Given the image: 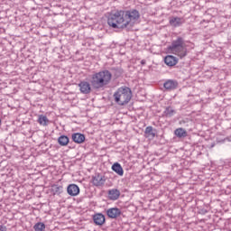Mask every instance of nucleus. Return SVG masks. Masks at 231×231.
Listing matches in <instances>:
<instances>
[{"mask_svg":"<svg viewBox=\"0 0 231 231\" xmlns=\"http://www.w3.org/2000/svg\"><path fill=\"white\" fill-rule=\"evenodd\" d=\"M138 19H140V12L138 10H117L109 14L107 24L111 28L124 30L127 26H133Z\"/></svg>","mask_w":231,"mask_h":231,"instance_id":"nucleus-1","label":"nucleus"},{"mask_svg":"<svg viewBox=\"0 0 231 231\" xmlns=\"http://www.w3.org/2000/svg\"><path fill=\"white\" fill-rule=\"evenodd\" d=\"M113 74L107 69L96 72L92 75L90 84L94 89H102L111 82Z\"/></svg>","mask_w":231,"mask_h":231,"instance_id":"nucleus-2","label":"nucleus"},{"mask_svg":"<svg viewBox=\"0 0 231 231\" xmlns=\"http://www.w3.org/2000/svg\"><path fill=\"white\" fill-rule=\"evenodd\" d=\"M113 97L117 106H125L131 102V98H133V92L130 88L123 86L117 88Z\"/></svg>","mask_w":231,"mask_h":231,"instance_id":"nucleus-3","label":"nucleus"},{"mask_svg":"<svg viewBox=\"0 0 231 231\" xmlns=\"http://www.w3.org/2000/svg\"><path fill=\"white\" fill-rule=\"evenodd\" d=\"M184 44L185 40L182 37H177L168 47V51L173 53V55H177L180 59H183V57H187V47Z\"/></svg>","mask_w":231,"mask_h":231,"instance_id":"nucleus-4","label":"nucleus"},{"mask_svg":"<svg viewBox=\"0 0 231 231\" xmlns=\"http://www.w3.org/2000/svg\"><path fill=\"white\" fill-rule=\"evenodd\" d=\"M106 216L110 219H116V217H120V216H122V210L118 208H110L106 210Z\"/></svg>","mask_w":231,"mask_h":231,"instance_id":"nucleus-5","label":"nucleus"},{"mask_svg":"<svg viewBox=\"0 0 231 231\" xmlns=\"http://www.w3.org/2000/svg\"><path fill=\"white\" fill-rule=\"evenodd\" d=\"M169 23L173 28H180V26L185 24V18L178 16L171 17Z\"/></svg>","mask_w":231,"mask_h":231,"instance_id":"nucleus-6","label":"nucleus"},{"mask_svg":"<svg viewBox=\"0 0 231 231\" xmlns=\"http://www.w3.org/2000/svg\"><path fill=\"white\" fill-rule=\"evenodd\" d=\"M79 91L83 95H89V93H91V84H89V82L88 81H81L79 84Z\"/></svg>","mask_w":231,"mask_h":231,"instance_id":"nucleus-7","label":"nucleus"},{"mask_svg":"<svg viewBox=\"0 0 231 231\" xmlns=\"http://www.w3.org/2000/svg\"><path fill=\"white\" fill-rule=\"evenodd\" d=\"M93 221L97 226H102L106 223V216L102 213H97L93 216Z\"/></svg>","mask_w":231,"mask_h":231,"instance_id":"nucleus-8","label":"nucleus"},{"mask_svg":"<svg viewBox=\"0 0 231 231\" xmlns=\"http://www.w3.org/2000/svg\"><path fill=\"white\" fill-rule=\"evenodd\" d=\"M92 183L95 187H103L104 183H106V177L102 175H95L92 179Z\"/></svg>","mask_w":231,"mask_h":231,"instance_id":"nucleus-9","label":"nucleus"},{"mask_svg":"<svg viewBox=\"0 0 231 231\" xmlns=\"http://www.w3.org/2000/svg\"><path fill=\"white\" fill-rule=\"evenodd\" d=\"M69 196H79L80 194V188L77 184H69L67 188Z\"/></svg>","mask_w":231,"mask_h":231,"instance_id":"nucleus-10","label":"nucleus"},{"mask_svg":"<svg viewBox=\"0 0 231 231\" xmlns=\"http://www.w3.org/2000/svg\"><path fill=\"white\" fill-rule=\"evenodd\" d=\"M164 62L166 66L172 68V66H176L178 64V58L172 55H168L164 58Z\"/></svg>","mask_w":231,"mask_h":231,"instance_id":"nucleus-11","label":"nucleus"},{"mask_svg":"<svg viewBox=\"0 0 231 231\" xmlns=\"http://www.w3.org/2000/svg\"><path fill=\"white\" fill-rule=\"evenodd\" d=\"M163 88L168 91H172V89H176L178 88V81L168 79L164 84Z\"/></svg>","mask_w":231,"mask_h":231,"instance_id":"nucleus-12","label":"nucleus"},{"mask_svg":"<svg viewBox=\"0 0 231 231\" xmlns=\"http://www.w3.org/2000/svg\"><path fill=\"white\" fill-rule=\"evenodd\" d=\"M174 115H176V109H174L172 106H167L162 113V116L165 118H172Z\"/></svg>","mask_w":231,"mask_h":231,"instance_id":"nucleus-13","label":"nucleus"},{"mask_svg":"<svg viewBox=\"0 0 231 231\" xmlns=\"http://www.w3.org/2000/svg\"><path fill=\"white\" fill-rule=\"evenodd\" d=\"M108 198L112 201H116V199L120 198V190H118L117 189L108 190Z\"/></svg>","mask_w":231,"mask_h":231,"instance_id":"nucleus-14","label":"nucleus"},{"mask_svg":"<svg viewBox=\"0 0 231 231\" xmlns=\"http://www.w3.org/2000/svg\"><path fill=\"white\" fill-rule=\"evenodd\" d=\"M72 140L75 143H84L86 136L80 133H76L72 134Z\"/></svg>","mask_w":231,"mask_h":231,"instance_id":"nucleus-15","label":"nucleus"},{"mask_svg":"<svg viewBox=\"0 0 231 231\" xmlns=\"http://www.w3.org/2000/svg\"><path fill=\"white\" fill-rule=\"evenodd\" d=\"M112 171L116 172L118 176H124V168H122V165H120L118 162H116L112 165Z\"/></svg>","mask_w":231,"mask_h":231,"instance_id":"nucleus-16","label":"nucleus"},{"mask_svg":"<svg viewBox=\"0 0 231 231\" xmlns=\"http://www.w3.org/2000/svg\"><path fill=\"white\" fill-rule=\"evenodd\" d=\"M38 124H40V125H43V127H46V125L50 124V119H48L46 116L41 115L38 118Z\"/></svg>","mask_w":231,"mask_h":231,"instance_id":"nucleus-17","label":"nucleus"},{"mask_svg":"<svg viewBox=\"0 0 231 231\" xmlns=\"http://www.w3.org/2000/svg\"><path fill=\"white\" fill-rule=\"evenodd\" d=\"M58 143H60L62 147H66V145L69 143V138L66 135H61L58 138Z\"/></svg>","mask_w":231,"mask_h":231,"instance_id":"nucleus-18","label":"nucleus"},{"mask_svg":"<svg viewBox=\"0 0 231 231\" xmlns=\"http://www.w3.org/2000/svg\"><path fill=\"white\" fill-rule=\"evenodd\" d=\"M175 135L178 136V138H185V136H187V131L183 128H177L175 130Z\"/></svg>","mask_w":231,"mask_h":231,"instance_id":"nucleus-19","label":"nucleus"},{"mask_svg":"<svg viewBox=\"0 0 231 231\" xmlns=\"http://www.w3.org/2000/svg\"><path fill=\"white\" fill-rule=\"evenodd\" d=\"M144 133L148 138H154L156 136V134L152 131V126H147Z\"/></svg>","mask_w":231,"mask_h":231,"instance_id":"nucleus-20","label":"nucleus"},{"mask_svg":"<svg viewBox=\"0 0 231 231\" xmlns=\"http://www.w3.org/2000/svg\"><path fill=\"white\" fill-rule=\"evenodd\" d=\"M35 231H44L46 230V225L42 222H38L33 226Z\"/></svg>","mask_w":231,"mask_h":231,"instance_id":"nucleus-21","label":"nucleus"},{"mask_svg":"<svg viewBox=\"0 0 231 231\" xmlns=\"http://www.w3.org/2000/svg\"><path fill=\"white\" fill-rule=\"evenodd\" d=\"M0 231H6V226H0Z\"/></svg>","mask_w":231,"mask_h":231,"instance_id":"nucleus-22","label":"nucleus"},{"mask_svg":"<svg viewBox=\"0 0 231 231\" xmlns=\"http://www.w3.org/2000/svg\"><path fill=\"white\" fill-rule=\"evenodd\" d=\"M141 64H143V65L145 64V60H142Z\"/></svg>","mask_w":231,"mask_h":231,"instance_id":"nucleus-23","label":"nucleus"},{"mask_svg":"<svg viewBox=\"0 0 231 231\" xmlns=\"http://www.w3.org/2000/svg\"><path fill=\"white\" fill-rule=\"evenodd\" d=\"M56 189H57V190H60V187H57Z\"/></svg>","mask_w":231,"mask_h":231,"instance_id":"nucleus-24","label":"nucleus"},{"mask_svg":"<svg viewBox=\"0 0 231 231\" xmlns=\"http://www.w3.org/2000/svg\"><path fill=\"white\" fill-rule=\"evenodd\" d=\"M0 124H1V119H0Z\"/></svg>","mask_w":231,"mask_h":231,"instance_id":"nucleus-25","label":"nucleus"}]
</instances>
